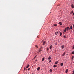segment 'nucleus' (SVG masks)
<instances>
[{
	"mask_svg": "<svg viewBox=\"0 0 74 74\" xmlns=\"http://www.w3.org/2000/svg\"><path fill=\"white\" fill-rule=\"evenodd\" d=\"M71 7H72V8H74V5H71Z\"/></svg>",
	"mask_w": 74,
	"mask_h": 74,
	"instance_id": "1",
	"label": "nucleus"
},
{
	"mask_svg": "<svg viewBox=\"0 0 74 74\" xmlns=\"http://www.w3.org/2000/svg\"><path fill=\"white\" fill-rule=\"evenodd\" d=\"M58 32H55V35H57L58 34Z\"/></svg>",
	"mask_w": 74,
	"mask_h": 74,
	"instance_id": "2",
	"label": "nucleus"
},
{
	"mask_svg": "<svg viewBox=\"0 0 74 74\" xmlns=\"http://www.w3.org/2000/svg\"><path fill=\"white\" fill-rule=\"evenodd\" d=\"M66 53V52H64V53H63V54H62V56H64V55H65V53Z\"/></svg>",
	"mask_w": 74,
	"mask_h": 74,
	"instance_id": "3",
	"label": "nucleus"
},
{
	"mask_svg": "<svg viewBox=\"0 0 74 74\" xmlns=\"http://www.w3.org/2000/svg\"><path fill=\"white\" fill-rule=\"evenodd\" d=\"M53 67H56L57 65H54L53 66Z\"/></svg>",
	"mask_w": 74,
	"mask_h": 74,
	"instance_id": "4",
	"label": "nucleus"
},
{
	"mask_svg": "<svg viewBox=\"0 0 74 74\" xmlns=\"http://www.w3.org/2000/svg\"><path fill=\"white\" fill-rule=\"evenodd\" d=\"M61 47H62V49H63V48H64V45H62L61 46Z\"/></svg>",
	"mask_w": 74,
	"mask_h": 74,
	"instance_id": "5",
	"label": "nucleus"
},
{
	"mask_svg": "<svg viewBox=\"0 0 74 74\" xmlns=\"http://www.w3.org/2000/svg\"><path fill=\"white\" fill-rule=\"evenodd\" d=\"M49 48H50V49H52V45H51Z\"/></svg>",
	"mask_w": 74,
	"mask_h": 74,
	"instance_id": "6",
	"label": "nucleus"
},
{
	"mask_svg": "<svg viewBox=\"0 0 74 74\" xmlns=\"http://www.w3.org/2000/svg\"><path fill=\"white\" fill-rule=\"evenodd\" d=\"M58 61H57L55 63V64H58Z\"/></svg>",
	"mask_w": 74,
	"mask_h": 74,
	"instance_id": "7",
	"label": "nucleus"
},
{
	"mask_svg": "<svg viewBox=\"0 0 74 74\" xmlns=\"http://www.w3.org/2000/svg\"><path fill=\"white\" fill-rule=\"evenodd\" d=\"M40 67H39L37 68V70L39 71L40 70Z\"/></svg>",
	"mask_w": 74,
	"mask_h": 74,
	"instance_id": "8",
	"label": "nucleus"
},
{
	"mask_svg": "<svg viewBox=\"0 0 74 74\" xmlns=\"http://www.w3.org/2000/svg\"><path fill=\"white\" fill-rule=\"evenodd\" d=\"M60 36H62V32H60Z\"/></svg>",
	"mask_w": 74,
	"mask_h": 74,
	"instance_id": "9",
	"label": "nucleus"
},
{
	"mask_svg": "<svg viewBox=\"0 0 74 74\" xmlns=\"http://www.w3.org/2000/svg\"><path fill=\"white\" fill-rule=\"evenodd\" d=\"M50 59H51V56L49 57L48 58V59L49 60H50Z\"/></svg>",
	"mask_w": 74,
	"mask_h": 74,
	"instance_id": "10",
	"label": "nucleus"
},
{
	"mask_svg": "<svg viewBox=\"0 0 74 74\" xmlns=\"http://www.w3.org/2000/svg\"><path fill=\"white\" fill-rule=\"evenodd\" d=\"M53 25L54 26H57V24H54Z\"/></svg>",
	"mask_w": 74,
	"mask_h": 74,
	"instance_id": "11",
	"label": "nucleus"
},
{
	"mask_svg": "<svg viewBox=\"0 0 74 74\" xmlns=\"http://www.w3.org/2000/svg\"><path fill=\"white\" fill-rule=\"evenodd\" d=\"M68 69H66L65 71L66 73H67V72H68Z\"/></svg>",
	"mask_w": 74,
	"mask_h": 74,
	"instance_id": "12",
	"label": "nucleus"
},
{
	"mask_svg": "<svg viewBox=\"0 0 74 74\" xmlns=\"http://www.w3.org/2000/svg\"><path fill=\"white\" fill-rule=\"evenodd\" d=\"M66 30H67V28L65 29L64 30V32H66Z\"/></svg>",
	"mask_w": 74,
	"mask_h": 74,
	"instance_id": "13",
	"label": "nucleus"
},
{
	"mask_svg": "<svg viewBox=\"0 0 74 74\" xmlns=\"http://www.w3.org/2000/svg\"><path fill=\"white\" fill-rule=\"evenodd\" d=\"M60 66H63V63H62L60 64Z\"/></svg>",
	"mask_w": 74,
	"mask_h": 74,
	"instance_id": "14",
	"label": "nucleus"
},
{
	"mask_svg": "<svg viewBox=\"0 0 74 74\" xmlns=\"http://www.w3.org/2000/svg\"><path fill=\"white\" fill-rule=\"evenodd\" d=\"M45 59L44 58H43L42 59V62H43L44 61V60Z\"/></svg>",
	"mask_w": 74,
	"mask_h": 74,
	"instance_id": "15",
	"label": "nucleus"
},
{
	"mask_svg": "<svg viewBox=\"0 0 74 74\" xmlns=\"http://www.w3.org/2000/svg\"><path fill=\"white\" fill-rule=\"evenodd\" d=\"M29 67V65L28 64L27 66H26V68H28Z\"/></svg>",
	"mask_w": 74,
	"mask_h": 74,
	"instance_id": "16",
	"label": "nucleus"
},
{
	"mask_svg": "<svg viewBox=\"0 0 74 74\" xmlns=\"http://www.w3.org/2000/svg\"><path fill=\"white\" fill-rule=\"evenodd\" d=\"M59 24H60V25L61 26V25H62V23H61L60 22L59 23Z\"/></svg>",
	"mask_w": 74,
	"mask_h": 74,
	"instance_id": "17",
	"label": "nucleus"
},
{
	"mask_svg": "<svg viewBox=\"0 0 74 74\" xmlns=\"http://www.w3.org/2000/svg\"><path fill=\"white\" fill-rule=\"evenodd\" d=\"M72 25H71L70 27V29H72Z\"/></svg>",
	"mask_w": 74,
	"mask_h": 74,
	"instance_id": "18",
	"label": "nucleus"
},
{
	"mask_svg": "<svg viewBox=\"0 0 74 74\" xmlns=\"http://www.w3.org/2000/svg\"><path fill=\"white\" fill-rule=\"evenodd\" d=\"M67 29H68V30H69L70 27H67Z\"/></svg>",
	"mask_w": 74,
	"mask_h": 74,
	"instance_id": "19",
	"label": "nucleus"
},
{
	"mask_svg": "<svg viewBox=\"0 0 74 74\" xmlns=\"http://www.w3.org/2000/svg\"><path fill=\"white\" fill-rule=\"evenodd\" d=\"M71 53L72 54H73V55H74V51L72 52Z\"/></svg>",
	"mask_w": 74,
	"mask_h": 74,
	"instance_id": "20",
	"label": "nucleus"
},
{
	"mask_svg": "<svg viewBox=\"0 0 74 74\" xmlns=\"http://www.w3.org/2000/svg\"><path fill=\"white\" fill-rule=\"evenodd\" d=\"M73 12H74L73 11H72L71 12V14H73Z\"/></svg>",
	"mask_w": 74,
	"mask_h": 74,
	"instance_id": "21",
	"label": "nucleus"
},
{
	"mask_svg": "<svg viewBox=\"0 0 74 74\" xmlns=\"http://www.w3.org/2000/svg\"><path fill=\"white\" fill-rule=\"evenodd\" d=\"M74 45H73V48H72L73 50H74Z\"/></svg>",
	"mask_w": 74,
	"mask_h": 74,
	"instance_id": "22",
	"label": "nucleus"
},
{
	"mask_svg": "<svg viewBox=\"0 0 74 74\" xmlns=\"http://www.w3.org/2000/svg\"><path fill=\"white\" fill-rule=\"evenodd\" d=\"M41 48H40V50H39V51H40V52H41V51H42V50H41Z\"/></svg>",
	"mask_w": 74,
	"mask_h": 74,
	"instance_id": "23",
	"label": "nucleus"
},
{
	"mask_svg": "<svg viewBox=\"0 0 74 74\" xmlns=\"http://www.w3.org/2000/svg\"><path fill=\"white\" fill-rule=\"evenodd\" d=\"M74 59V56H72V60H73V59Z\"/></svg>",
	"mask_w": 74,
	"mask_h": 74,
	"instance_id": "24",
	"label": "nucleus"
},
{
	"mask_svg": "<svg viewBox=\"0 0 74 74\" xmlns=\"http://www.w3.org/2000/svg\"><path fill=\"white\" fill-rule=\"evenodd\" d=\"M35 47H36L37 48H38V46H37V45H35Z\"/></svg>",
	"mask_w": 74,
	"mask_h": 74,
	"instance_id": "25",
	"label": "nucleus"
},
{
	"mask_svg": "<svg viewBox=\"0 0 74 74\" xmlns=\"http://www.w3.org/2000/svg\"><path fill=\"white\" fill-rule=\"evenodd\" d=\"M45 43V42H44L43 43V45H44V44Z\"/></svg>",
	"mask_w": 74,
	"mask_h": 74,
	"instance_id": "26",
	"label": "nucleus"
},
{
	"mask_svg": "<svg viewBox=\"0 0 74 74\" xmlns=\"http://www.w3.org/2000/svg\"><path fill=\"white\" fill-rule=\"evenodd\" d=\"M52 71L51 72H52V70L50 69V71Z\"/></svg>",
	"mask_w": 74,
	"mask_h": 74,
	"instance_id": "27",
	"label": "nucleus"
},
{
	"mask_svg": "<svg viewBox=\"0 0 74 74\" xmlns=\"http://www.w3.org/2000/svg\"><path fill=\"white\" fill-rule=\"evenodd\" d=\"M25 69H26V68H24V71H25Z\"/></svg>",
	"mask_w": 74,
	"mask_h": 74,
	"instance_id": "28",
	"label": "nucleus"
},
{
	"mask_svg": "<svg viewBox=\"0 0 74 74\" xmlns=\"http://www.w3.org/2000/svg\"><path fill=\"white\" fill-rule=\"evenodd\" d=\"M49 50V49H48V48H47V51H48Z\"/></svg>",
	"mask_w": 74,
	"mask_h": 74,
	"instance_id": "29",
	"label": "nucleus"
},
{
	"mask_svg": "<svg viewBox=\"0 0 74 74\" xmlns=\"http://www.w3.org/2000/svg\"><path fill=\"white\" fill-rule=\"evenodd\" d=\"M51 62V60H50L49 61V63H50V62Z\"/></svg>",
	"mask_w": 74,
	"mask_h": 74,
	"instance_id": "30",
	"label": "nucleus"
},
{
	"mask_svg": "<svg viewBox=\"0 0 74 74\" xmlns=\"http://www.w3.org/2000/svg\"><path fill=\"white\" fill-rule=\"evenodd\" d=\"M30 69V68H29V69H28V70L29 71V70Z\"/></svg>",
	"mask_w": 74,
	"mask_h": 74,
	"instance_id": "31",
	"label": "nucleus"
},
{
	"mask_svg": "<svg viewBox=\"0 0 74 74\" xmlns=\"http://www.w3.org/2000/svg\"><path fill=\"white\" fill-rule=\"evenodd\" d=\"M64 38H65V37H66V36H64Z\"/></svg>",
	"mask_w": 74,
	"mask_h": 74,
	"instance_id": "32",
	"label": "nucleus"
},
{
	"mask_svg": "<svg viewBox=\"0 0 74 74\" xmlns=\"http://www.w3.org/2000/svg\"><path fill=\"white\" fill-rule=\"evenodd\" d=\"M58 5V6H60V4Z\"/></svg>",
	"mask_w": 74,
	"mask_h": 74,
	"instance_id": "33",
	"label": "nucleus"
},
{
	"mask_svg": "<svg viewBox=\"0 0 74 74\" xmlns=\"http://www.w3.org/2000/svg\"><path fill=\"white\" fill-rule=\"evenodd\" d=\"M73 27H74V24H73Z\"/></svg>",
	"mask_w": 74,
	"mask_h": 74,
	"instance_id": "34",
	"label": "nucleus"
},
{
	"mask_svg": "<svg viewBox=\"0 0 74 74\" xmlns=\"http://www.w3.org/2000/svg\"><path fill=\"white\" fill-rule=\"evenodd\" d=\"M73 73H74V71H73Z\"/></svg>",
	"mask_w": 74,
	"mask_h": 74,
	"instance_id": "35",
	"label": "nucleus"
},
{
	"mask_svg": "<svg viewBox=\"0 0 74 74\" xmlns=\"http://www.w3.org/2000/svg\"><path fill=\"white\" fill-rule=\"evenodd\" d=\"M58 33H60V32L59 31H58Z\"/></svg>",
	"mask_w": 74,
	"mask_h": 74,
	"instance_id": "36",
	"label": "nucleus"
},
{
	"mask_svg": "<svg viewBox=\"0 0 74 74\" xmlns=\"http://www.w3.org/2000/svg\"><path fill=\"white\" fill-rule=\"evenodd\" d=\"M35 61H37V60H35Z\"/></svg>",
	"mask_w": 74,
	"mask_h": 74,
	"instance_id": "37",
	"label": "nucleus"
},
{
	"mask_svg": "<svg viewBox=\"0 0 74 74\" xmlns=\"http://www.w3.org/2000/svg\"><path fill=\"white\" fill-rule=\"evenodd\" d=\"M73 15H74V13H73Z\"/></svg>",
	"mask_w": 74,
	"mask_h": 74,
	"instance_id": "38",
	"label": "nucleus"
},
{
	"mask_svg": "<svg viewBox=\"0 0 74 74\" xmlns=\"http://www.w3.org/2000/svg\"><path fill=\"white\" fill-rule=\"evenodd\" d=\"M68 30H69V29H67V31H68Z\"/></svg>",
	"mask_w": 74,
	"mask_h": 74,
	"instance_id": "39",
	"label": "nucleus"
},
{
	"mask_svg": "<svg viewBox=\"0 0 74 74\" xmlns=\"http://www.w3.org/2000/svg\"><path fill=\"white\" fill-rule=\"evenodd\" d=\"M73 33H74V29L73 30Z\"/></svg>",
	"mask_w": 74,
	"mask_h": 74,
	"instance_id": "40",
	"label": "nucleus"
},
{
	"mask_svg": "<svg viewBox=\"0 0 74 74\" xmlns=\"http://www.w3.org/2000/svg\"><path fill=\"white\" fill-rule=\"evenodd\" d=\"M42 48V47H41V48H41H41Z\"/></svg>",
	"mask_w": 74,
	"mask_h": 74,
	"instance_id": "41",
	"label": "nucleus"
},
{
	"mask_svg": "<svg viewBox=\"0 0 74 74\" xmlns=\"http://www.w3.org/2000/svg\"><path fill=\"white\" fill-rule=\"evenodd\" d=\"M36 56H37V55H36Z\"/></svg>",
	"mask_w": 74,
	"mask_h": 74,
	"instance_id": "42",
	"label": "nucleus"
},
{
	"mask_svg": "<svg viewBox=\"0 0 74 74\" xmlns=\"http://www.w3.org/2000/svg\"><path fill=\"white\" fill-rule=\"evenodd\" d=\"M55 52H56V51H55Z\"/></svg>",
	"mask_w": 74,
	"mask_h": 74,
	"instance_id": "43",
	"label": "nucleus"
},
{
	"mask_svg": "<svg viewBox=\"0 0 74 74\" xmlns=\"http://www.w3.org/2000/svg\"><path fill=\"white\" fill-rule=\"evenodd\" d=\"M55 52H56V51H55Z\"/></svg>",
	"mask_w": 74,
	"mask_h": 74,
	"instance_id": "44",
	"label": "nucleus"
},
{
	"mask_svg": "<svg viewBox=\"0 0 74 74\" xmlns=\"http://www.w3.org/2000/svg\"><path fill=\"white\" fill-rule=\"evenodd\" d=\"M26 70H27V69H26Z\"/></svg>",
	"mask_w": 74,
	"mask_h": 74,
	"instance_id": "45",
	"label": "nucleus"
},
{
	"mask_svg": "<svg viewBox=\"0 0 74 74\" xmlns=\"http://www.w3.org/2000/svg\"><path fill=\"white\" fill-rule=\"evenodd\" d=\"M32 74H34L33 73H32Z\"/></svg>",
	"mask_w": 74,
	"mask_h": 74,
	"instance_id": "46",
	"label": "nucleus"
}]
</instances>
